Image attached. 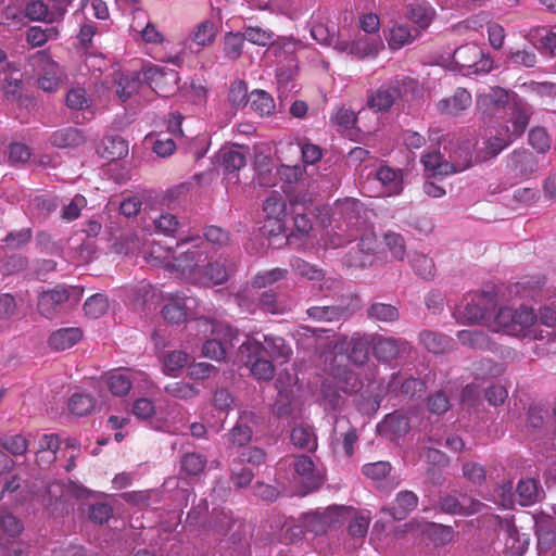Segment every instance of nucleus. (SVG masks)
Listing matches in <instances>:
<instances>
[{
  "label": "nucleus",
  "instance_id": "obj_1",
  "mask_svg": "<svg viewBox=\"0 0 556 556\" xmlns=\"http://www.w3.org/2000/svg\"><path fill=\"white\" fill-rule=\"evenodd\" d=\"M195 329L202 348H251L249 336L227 323L201 317L195 320Z\"/></svg>",
  "mask_w": 556,
  "mask_h": 556
},
{
  "label": "nucleus",
  "instance_id": "obj_2",
  "mask_svg": "<svg viewBox=\"0 0 556 556\" xmlns=\"http://www.w3.org/2000/svg\"><path fill=\"white\" fill-rule=\"evenodd\" d=\"M83 295V289L76 286L60 287L43 291L38 296L37 309L40 315L53 319L64 311L65 304H76Z\"/></svg>",
  "mask_w": 556,
  "mask_h": 556
},
{
  "label": "nucleus",
  "instance_id": "obj_3",
  "mask_svg": "<svg viewBox=\"0 0 556 556\" xmlns=\"http://www.w3.org/2000/svg\"><path fill=\"white\" fill-rule=\"evenodd\" d=\"M316 344L319 348H404L408 342L401 338H386L377 333L355 332L351 338L332 334V340L327 343L316 342Z\"/></svg>",
  "mask_w": 556,
  "mask_h": 556
},
{
  "label": "nucleus",
  "instance_id": "obj_4",
  "mask_svg": "<svg viewBox=\"0 0 556 556\" xmlns=\"http://www.w3.org/2000/svg\"><path fill=\"white\" fill-rule=\"evenodd\" d=\"M206 255L207 250L205 247L201 244L191 245L179 252L177 256H174L172 267L185 280L198 285L201 273L205 267Z\"/></svg>",
  "mask_w": 556,
  "mask_h": 556
},
{
  "label": "nucleus",
  "instance_id": "obj_5",
  "mask_svg": "<svg viewBox=\"0 0 556 556\" xmlns=\"http://www.w3.org/2000/svg\"><path fill=\"white\" fill-rule=\"evenodd\" d=\"M352 513V507L333 505L323 511H309L302 516L305 531L320 535L331 527L342 523Z\"/></svg>",
  "mask_w": 556,
  "mask_h": 556
},
{
  "label": "nucleus",
  "instance_id": "obj_6",
  "mask_svg": "<svg viewBox=\"0 0 556 556\" xmlns=\"http://www.w3.org/2000/svg\"><path fill=\"white\" fill-rule=\"evenodd\" d=\"M416 81L410 77H395L369 97L368 105L376 112L388 111L397 99L402 98L408 90L414 89Z\"/></svg>",
  "mask_w": 556,
  "mask_h": 556
},
{
  "label": "nucleus",
  "instance_id": "obj_7",
  "mask_svg": "<svg viewBox=\"0 0 556 556\" xmlns=\"http://www.w3.org/2000/svg\"><path fill=\"white\" fill-rule=\"evenodd\" d=\"M496 306L495 296L483 292L475 294L463 311L454 313L457 320L463 319L471 324L489 320Z\"/></svg>",
  "mask_w": 556,
  "mask_h": 556
},
{
  "label": "nucleus",
  "instance_id": "obj_8",
  "mask_svg": "<svg viewBox=\"0 0 556 556\" xmlns=\"http://www.w3.org/2000/svg\"><path fill=\"white\" fill-rule=\"evenodd\" d=\"M511 101L509 91L496 86L477 98V109L483 121H491L501 117Z\"/></svg>",
  "mask_w": 556,
  "mask_h": 556
},
{
  "label": "nucleus",
  "instance_id": "obj_9",
  "mask_svg": "<svg viewBox=\"0 0 556 556\" xmlns=\"http://www.w3.org/2000/svg\"><path fill=\"white\" fill-rule=\"evenodd\" d=\"M197 306L198 300L195 298L176 292L168 295L161 313L167 323L179 325L188 320Z\"/></svg>",
  "mask_w": 556,
  "mask_h": 556
},
{
  "label": "nucleus",
  "instance_id": "obj_10",
  "mask_svg": "<svg viewBox=\"0 0 556 556\" xmlns=\"http://www.w3.org/2000/svg\"><path fill=\"white\" fill-rule=\"evenodd\" d=\"M453 63L460 68H473L476 74H486L493 68V61L478 46L470 43L455 49Z\"/></svg>",
  "mask_w": 556,
  "mask_h": 556
},
{
  "label": "nucleus",
  "instance_id": "obj_11",
  "mask_svg": "<svg viewBox=\"0 0 556 556\" xmlns=\"http://www.w3.org/2000/svg\"><path fill=\"white\" fill-rule=\"evenodd\" d=\"M515 313L516 318L514 325L516 328H521L519 337L531 338L539 341L545 340V343L556 342V330H538L533 327L536 320V314L532 308L521 306L515 309Z\"/></svg>",
  "mask_w": 556,
  "mask_h": 556
},
{
  "label": "nucleus",
  "instance_id": "obj_12",
  "mask_svg": "<svg viewBox=\"0 0 556 556\" xmlns=\"http://www.w3.org/2000/svg\"><path fill=\"white\" fill-rule=\"evenodd\" d=\"M475 144L468 139L448 140L444 150L448 152L447 163L451 166V174L463 172L473 165Z\"/></svg>",
  "mask_w": 556,
  "mask_h": 556
},
{
  "label": "nucleus",
  "instance_id": "obj_13",
  "mask_svg": "<svg viewBox=\"0 0 556 556\" xmlns=\"http://www.w3.org/2000/svg\"><path fill=\"white\" fill-rule=\"evenodd\" d=\"M292 458L291 466L293 467L298 481L306 492H312L320 488L324 483V478L321 473L316 470L313 459L305 454L294 455Z\"/></svg>",
  "mask_w": 556,
  "mask_h": 556
},
{
  "label": "nucleus",
  "instance_id": "obj_14",
  "mask_svg": "<svg viewBox=\"0 0 556 556\" xmlns=\"http://www.w3.org/2000/svg\"><path fill=\"white\" fill-rule=\"evenodd\" d=\"M28 65L39 71L38 85L47 92L54 91L59 86V78L53 73L55 63L46 51H38L28 59Z\"/></svg>",
  "mask_w": 556,
  "mask_h": 556
},
{
  "label": "nucleus",
  "instance_id": "obj_15",
  "mask_svg": "<svg viewBox=\"0 0 556 556\" xmlns=\"http://www.w3.org/2000/svg\"><path fill=\"white\" fill-rule=\"evenodd\" d=\"M439 507L445 514L470 516L481 511L484 504L467 495L457 497L453 494H444L440 496Z\"/></svg>",
  "mask_w": 556,
  "mask_h": 556
},
{
  "label": "nucleus",
  "instance_id": "obj_16",
  "mask_svg": "<svg viewBox=\"0 0 556 556\" xmlns=\"http://www.w3.org/2000/svg\"><path fill=\"white\" fill-rule=\"evenodd\" d=\"M509 109L510 126H507L506 132L516 140L526 131L530 117L533 115V108L522 99H513Z\"/></svg>",
  "mask_w": 556,
  "mask_h": 556
},
{
  "label": "nucleus",
  "instance_id": "obj_17",
  "mask_svg": "<svg viewBox=\"0 0 556 556\" xmlns=\"http://www.w3.org/2000/svg\"><path fill=\"white\" fill-rule=\"evenodd\" d=\"M472 104V97L465 88H457L453 96L441 99L437 103V109L442 115L458 116Z\"/></svg>",
  "mask_w": 556,
  "mask_h": 556
},
{
  "label": "nucleus",
  "instance_id": "obj_18",
  "mask_svg": "<svg viewBox=\"0 0 556 556\" xmlns=\"http://www.w3.org/2000/svg\"><path fill=\"white\" fill-rule=\"evenodd\" d=\"M506 166L515 176L526 177L536 170L538 162L529 150L517 149L507 156Z\"/></svg>",
  "mask_w": 556,
  "mask_h": 556
},
{
  "label": "nucleus",
  "instance_id": "obj_19",
  "mask_svg": "<svg viewBox=\"0 0 556 556\" xmlns=\"http://www.w3.org/2000/svg\"><path fill=\"white\" fill-rule=\"evenodd\" d=\"M418 496L409 490L400 491L392 505L382 507L381 511L391 516L394 520L405 519L418 505Z\"/></svg>",
  "mask_w": 556,
  "mask_h": 556
},
{
  "label": "nucleus",
  "instance_id": "obj_20",
  "mask_svg": "<svg viewBox=\"0 0 556 556\" xmlns=\"http://www.w3.org/2000/svg\"><path fill=\"white\" fill-rule=\"evenodd\" d=\"M144 79L149 83V85L156 89L157 92H163V96L166 97L167 92L175 91L177 87L175 86L177 83V73L173 70L165 71L160 67H150L143 72Z\"/></svg>",
  "mask_w": 556,
  "mask_h": 556
},
{
  "label": "nucleus",
  "instance_id": "obj_21",
  "mask_svg": "<svg viewBox=\"0 0 556 556\" xmlns=\"http://www.w3.org/2000/svg\"><path fill=\"white\" fill-rule=\"evenodd\" d=\"M291 212L311 211L314 207L315 194L304 184L282 186Z\"/></svg>",
  "mask_w": 556,
  "mask_h": 556
},
{
  "label": "nucleus",
  "instance_id": "obj_22",
  "mask_svg": "<svg viewBox=\"0 0 556 556\" xmlns=\"http://www.w3.org/2000/svg\"><path fill=\"white\" fill-rule=\"evenodd\" d=\"M409 429L408 418L399 412L387 415L377 426L379 434L390 440L405 435Z\"/></svg>",
  "mask_w": 556,
  "mask_h": 556
},
{
  "label": "nucleus",
  "instance_id": "obj_23",
  "mask_svg": "<svg viewBox=\"0 0 556 556\" xmlns=\"http://www.w3.org/2000/svg\"><path fill=\"white\" fill-rule=\"evenodd\" d=\"M229 278V269L219 261L212 262L206 255L205 267L201 273L198 285L206 287L225 283Z\"/></svg>",
  "mask_w": 556,
  "mask_h": 556
},
{
  "label": "nucleus",
  "instance_id": "obj_24",
  "mask_svg": "<svg viewBox=\"0 0 556 556\" xmlns=\"http://www.w3.org/2000/svg\"><path fill=\"white\" fill-rule=\"evenodd\" d=\"M518 501L521 506H531L543 497L544 491L540 481L534 478L521 479L516 488Z\"/></svg>",
  "mask_w": 556,
  "mask_h": 556
},
{
  "label": "nucleus",
  "instance_id": "obj_25",
  "mask_svg": "<svg viewBox=\"0 0 556 556\" xmlns=\"http://www.w3.org/2000/svg\"><path fill=\"white\" fill-rule=\"evenodd\" d=\"M85 141L83 131L75 127L61 128L50 136L51 144L60 149L76 148Z\"/></svg>",
  "mask_w": 556,
  "mask_h": 556
},
{
  "label": "nucleus",
  "instance_id": "obj_26",
  "mask_svg": "<svg viewBox=\"0 0 556 556\" xmlns=\"http://www.w3.org/2000/svg\"><path fill=\"white\" fill-rule=\"evenodd\" d=\"M309 318L316 321H339L350 316L349 308L342 305L312 306L306 311Z\"/></svg>",
  "mask_w": 556,
  "mask_h": 556
},
{
  "label": "nucleus",
  "instance_id": "obj_27",
  "mask_svg": "<svg viewBox=\"0 0 556 556\" xmlns=\"http://www.w3.org/2000/svg\"><path fill=\"white\" fill-rule=\"evenodd\" d=\"M23 531L22 522L3 507H0V546L18 536Z\"/></svg>",
  "mask_w": 556,
  "mask_h": 556
},
{
  "label": "nucleus",
  "instance_id": "obj_28",
  "mask_svg": "<svg viewBox=\"0 0 556 556\" xmlns=\"http://www.w3.org/2000/svg\"><path fill=\"white\" fill-rule=\"evenodd\" d=\"M128 154V142L119 136H109L102 140L101 156L108 161L121 160Z\"/></svg>",
  "mask_w": 556,
  "mask_h": 556
},
{
  "label": "nucleus",
  "instance_id": "obj_29",
  "mask_svg": "<svg viewBox=\"0 0 556 556\" xmlns=\"http://www.w3.org/2000/svg\"><path fill=\"white\" fill-rule=\"evenodd\" d=\"M254 298L257 301L258 308L265 313L283 314L287 311V305L278 299L273 289L263 291L255 289Z\"/></svg>",
  "mask_w": 556,
  "mask_h": 556
},
{
  "label": "nucleus",
  "instance_id": "obj_30",
  "mask_svg": "<svg viewBox=\"0 0 556 556\" xmlns=\"http://www.w3.org/2000/svg\"><path fill=\"white\" fill-rule=\"evenodd\" d=\"M292 444L308 452H315L318 447L317 437L312 427L298 426L290 433Z\"/></svg>",
  "mask_w": 556,
  "mask_h": 556
},
{
  "label": "nucleus",
  "instance_id": "obj_31",
  "mask_svg": "<svg viewBox=\"0 0 556 556\" xmlns=\"http://www.w3.org/2000/svg\"><path fill=\"white\" fill-rule=\"evenodd\" d=\"M331 375L339 379L338 388L344 393H353L361 390L363 383L357 378V376L348 369L345 365H338V367H332Z\"/></svg>",
  "mask_w": 556,
  "mask_h": 556
},
{
  "label": "nucleus",
  "instance_id": "obj_32",
  "mask_svg": "<svg viewBox=\"0 0 556 556\" xmlns=\"http://www.w3.org/2000/svg\"><path fill=\"white\" fill-rule=\"evenodd\" d=\"M83 338L80 328H61L51 333L49 338L50 348H71L77 344Z\"/></svg>",
  "mask_w": 556,
  "mask_h": 556
},
{
  "label": "nucleus",
  "instance_id": "obj_33",
  "mask_svg": "<svg viewBox=\"0 0 556 556\" xmlns=\"http://www.w3.org/2000/svg\"><path fill=\"white\" fill-rule=\"evenodd\" d=\"M324 350L323 357L333 359L334 363H342L343 361H350L355 365H362L368 359L369 350Z\"/></svg>",
  "mask_w": 556,
  "mask_h": 556
},
{
  "label": "nucleus",
  "instance_id": "obj_34",
  "mask_svg": "<svg viewBox=\"0 0 556 556\" xmlns=\"http://www.w3.org/2000/svg\"><path fill=\"white\" fill-rule=\"evenodd\" d=\"M290 265L296 276L309 281H320L326 275L324 269L300 257L292 258Z\"/></svg>",
  "mask_w": 556,
  "mask_h": 556
},
{
  "label": "nucleus",
  "instance_id": "obj_35",
  "mask_svg": "<svg viewBox=\"0 0 556 556\" xmlns=\"http://www.w3.org/2000/svg\"><path fill=\"white\" fill-rule=\"evenodd\" d=\"M206 457L200 453H186L180 459V473L194 477L202 473L206 467Z\"/></svg>",
  "mask_w": 556,
  "mask_h": 556
},
{
  "label": "nucleus",
  "instance_id": "obj_36",
  "mask_svg": "<svg viewBox=\"0 0 556 556\" xmlns=\"http://www.w3.org/2000/svg\"><path fill=\"white\" fill-rule=\"evenodd\" d=\"M516 318L515 309L511 307H501L495 316V331H503L506 334L519 337L521 328H516L514 320Z\"/></svg>",
  "mask_w": 556,
  "mask_h": 556
},
{
  "label": "nucleus",
  "instance_id": "obj_37",
  "mask_svg": "<svg viewBox=\"0 0 556 556\" xmlns=\"http://www.w3.org/2000/svg\"><path fill=\"white\" fill-rule=\"evenodd\" d=\"M250 108L261 116L270 115L275 110L274 99L264 90H254L249 96Z\"/></svg>",
  "mask_w": 556,
  "mask_h": 556
},
{
  "label": "nucleus",
  "instance_id": "obj_38",
  "mask_svg": "<svg viewBox=\"0 0 556 556\" xmlns=\"http://www.w3.org/2000/svg\"><path fill=\"white\" fill-rule=\"evenodd\" d=\"M94 399L86 393H74L68 400V410L78 417L86 416L94 408Z\"/></svg>",
  "mask_w": 556,
  "mask_h": 556
},
{
  "label": "nucleus",
  "instance_id": "obj_39",
  "mask_svg": "<svg viewBox=\"0 0 556 556\" xmlns=\"http://www.w3.org/2000/svg\"><path fill=\"white\" fill-rule=\"evenodd\" d=\"M141 80L139 73L134 72L129 75H122L117 80L116 94L123 102H125L139 90Z\"/></svg>",
  "mask_w": 556,
  "mask_h": 556
},
{
  "label": "nucleus",
  "instance_id": "obj_40",
  "mask_svg": "<svg viewBox=\"0 0 556 556\" xmlns=\"http://www.w3.org/2000/svg\"><path fill=\"white\" fill-rule=\"evenodd\" d=\"M61 440L58 434L50 433L43 434L39 440V448L37 452V459L41 462L45 458V454L47 453V463H52L55 460V454L60 448Z\"/></svg>",
  "mask_w": 556,
  "mask_h": 556
},
{
  "label": "nucleus",
  "instance_id": "obj_41",
  "mask_svg": "<svg viewBox=\"0 0 556 556\" xmlns=\"http://www.w3.org/2000/svg\"><path fill=\"white\" fill-rule=\"evenodd\" d=\"M426 169L433 172V175L446 176L451 174V166L441 152H430L421 157Z\"/></svg>",
  "mask_w": 556,
  "mask_h": 556
},
{
  "label": "nucleus",
  "instance_id": "obj_42",
  "mask_svg": "<svg viewBox=\"0 0 556 556\" xmlns=\"http://www.w3.org/2000/svg\"><path fill=\"white\" fill-rule=\"evenodd\" d=\"M109 309V300L104 294L96 293L89 296L84 304L85 315L91 319H98Z\"/></svg>",
  "mask_w": 556,
  "mask_h": 556
},
{
  "label": "nucleus",
  "instance_id": "obj_43",
  "mask_svg": "<svg viewBox=\"0 0 556 556\" xmlns=\"http://www.w3.org/2000/svg\"><path fill=\"white\" fill-rule=\"evenodd\" d=\"M410 265L416 275H418L422 279L430 280L434 277V262L427 255L415 252L410 257Z\"/></svg>",
  "mask_w": 556,
  "mask_h": 556
},
{
  "label": "nucleus",
  "instance_id": "obj_44",
  "mask_svg": "<svg viewBox=\"0 0 556 556\" xmlns=\"http://www.w3.org/2000/svg\"><path fill=\"white\" fill-rule=\"evenodd\" d=\"M243 147L229 149L222 153V164L228 173H236L247 164L245 153L242 151Z\"/></svg>",
  "mask_w": 556,
  "mask_h": 556
},
{
  "label": "nucleus",
  "instance_id": "obj_45",
  "mask_svg": "<svg viewBox=\"0 0 556 556\" xmlns=\"http://www.w3.org/2000/svg\"><path fill=\"white\" fill-rule=\"evenodd\" d=\"M348 517H351L349 534L353 538H365L371 520L370 514L368 511L355 513L352 508V513Z\"/></svg>",
  "mask_w": 556,
  "mask_h": 556
},
{
  "label": "nucleus",
  "instance_id": "obj_46",
  "mask_svg": "<svg viewBox=\"0 0 556 556\" xmlns=\"http://www.w3.org/2000/svg\"><path fill=\"white\" fill-rule=\"evenodd\" d=\"M288 269L285 268H274L270 270H265L255 275L251 281L252 289H265L267 286H270L279 280H282L287 277Z\"/></svg>",
  "mask_w": 556,
  "mask_h": 556
},
{
  "label": "nucleus",
  "instance_id": "obj_47",
  "mask_svg": "<svg viewBox=\"0 0 556 556\" xmlns=\"http://www.w3.org/2000/svg\"><path fill=\"white\" fill-rule=\"evenodd\" d=\"M369 318L377 321H394L399 319V311L395 306L386 303H374L367 308Z\"/></svg>",
  "mask_w": 556,
  "mask_h": 556
},
{
  "label": "nucleus",
  "instance_id": "obj_48",
  "mask_svg": "<svg viewBox=\"0 0 556 556\" xmlns=\"http://www.w3.org/2000/svg\"><path fill=\"white\" fill-rule=\"evenodd\" d=\"M165 392L173 397L188 401L199 394V389L194 384L185 381H176L165 386Z\"/></svg>",
  "mask_w": 556,
  "mask_h": 556
},
{
  "label": "nucleus",
  "instance_id": "obj_49",
  "mask_svg": "<svg viewBox=\"0 0 556 556\" xmlns=\"http://www.w3.org/2000/svg\"><path fill=\"white\" fill-rule=\"evenodd\" d=\"M244 40L243 33H227L224 39L225 56L231 61L237 60L242 53Z\"/></svg>",
  "mask_w": 556,
  "mask_h": 556
},
{
  "label": "nucleus",
  "instance_id": "obj_50",
  "mask_svg": "<svg viewBox=\"0 0 556 556\" xmlns=\"http://www.w3.org/2000/svg\"><path fill=\"white\" fill-rule=\"evenodd\" d=\"M515 139H511V137L507 134V136L500 137V136H493L491 137L484 148V156L479 157L477 156L476 162H483L488 159H493L497 156L505 148H507Z\"/></svg>",
  "mask_w": 556,
  "mask_h": 556
},
{
  "label": "nucleus",
  "instance_id": "obj_51",
  "mask_svg": "<svg viewBox=\"0 0 556 556\" xmlns=\"http://www.w3.org/2000/svg\"><path fill=\"white\" fill-rule=\"evenodd\" d=\"M106 386L113 395L124 396L130 391L131 381L128 376L114 371L106 378Z\"/></svg>",
  "mask_w": 556,
  "mask_h": 556
},
{
  "label": "nucleus",
  "instance_id": "obj_52",
  "mask_svg": "<svg viewBox=\"0 0 556 556\" xmlns=\"http://www.w3.org/2000/svg\"><path fill=\"white\" fill-rule=\"evenodd\" d=\"M427 535L435 545H445L453 541L454 530L451 526L432 522L427 528Z\"/></svg>",
  "mask_w": 556,
  "mask_h": 556
},
{
  "label": "nucleus",
  "instance_id": "obj_53",
  "mask_svg": "<svg viewBox=\"0 0 556 556\" xmlns=\"http://www.w3.org/2000/svg\"><path fill=\"white\" fill-rule=\"evenodd\" d=\"M377 179L389 188L390 194H397L402 191V178L390 167H380L377 172Z\"/></svg>",
  "mask_w": 556,
  "mask_h": 556
},
{
  "label": "nucleus",
  "instance_id": "obj_54",
  "mask_svg": "<svg viewBox=\"0 0 556 556\" xmlns=\"http://www.w3.org/2000/svg\"><path fill=\"white\" fill-rule=\"evenodd\" d=\"M263 211L267 218H287V202L278 194H271L264 201Z\"/></svg>",
  "mask_w": 556,
  "mask_h": 556
},
{
  "label": "nucleus",
  "instance_id": "obj_55",
  "mask_svg": "<svg viewBox=\"0 0 556 556\" xmlns=\"http://www.w3.org/2000/svg\"><path fill=\"white\" fill-rule=\"evenodd\" d=\"M1 447L13 456L24 455L28 448V441L22 434H13L1 438Z\"/></svg>",
  "mask_w": 556,
  "mask_h": 556
},
{
  "label": "nucleus",
  "instance_id": "obj_56",
  "mask_svg": "<svg viewBox=\"0 0 556 556\" xmlns=\"http://www.w3.org/2000/svg\"><path fill=\"white\" fill-rule=\"evenodd\" d=\"M381 47L382 42L380 40L364 38L352 43L351 54H355L359 58L375 56L378 54Z\"/></svg>",
  "mask_w": 556,
  "mask_h": 556
},
{
  "label": "nucleus",
  "instance_id": "obj_57",
  "mask_svg": "<svg viewBox=\"0 0 556 556\" xmlns=\"http://www.w3.org/2000/svg\"><path fill=\"white\" fill-rule=\"evenodd\" d=\"M243 34L245 40L257 46L265 47L275 42V34L271 30L263 29L258 26H249L244 29Z\"/></svg>",
  "mask_w": 556,
  "mask_h": 556
},
{
  "label": "nucleus",
  "instance_id": "obj_58",
  "mask_svg": "<svg viewBox=\"0 0 556 556\" xmlns=\"http://www.w3.org/2000/svg\"><path fill=\"white\" fill-rule=\"evenodd\" d=\"M459 342L470 348H489V337L480 330H464L458 332Z\"/></svg>",
  "mask_w": 556,
  "mask_h": 556
},
{
  "label": "nucleus",
  "instance_id": "obj_59",
  "mask_svg": "<svg viewBox=\"0 0 556 556\" xmlns=\"http://www.w3.org/2000/svg\"><path fill=\"white\" fill-rule=\"evenodd\" d=\"M286 219L287 218H267L261 229L263 235L269 239L282 236V238L287 240L289 235L287 233L288 227Z\"/></svg>",
  "mask_w": 556,
  "mask_h": 556
},
{
  "label": "nucleus",
  "instance_id": "obj_60",
  "mask_svg": "<svg viewBox=\"0 0 556 556\" xmlns=\"http://www.w3.org/2000/svg\"><path fill=\"white\" fill-rule=\"evenodd\" d=\"M252 433V429L249 426L238 422L228 431L226 437L230 444H232L233 446L241 447L247 445L251 441Z\"/></svg>",
  "mask_w": 556,
  "mask_h": 556
},
{
  "label": "nucleus",
  "instance_id": "obj_61",
  "mask_svg": "<svg viewBox=\"0 0 556 556\" xmlns=\"http://www.w3.org/2000/svg\"><path fill=\"white\" fill-rule=\"evenodd\" d=\"M375 262V255L364 254L359 250L350 249L344 257V264L349 268L364 269L371 266Z\"/></svg>",
  "mask_w": 556,
  "mask_h": 556
},
{
  "label": "nucleus",
  "instance_id": "obj_62",
  "mask_svg": "<svg viewBox=\"0 0 556 556\" xmlns=\"http://www.w3.org/2000/svg\"><path fill=\"white\" fill-rule=\"evenodd\" d=\"M529 143L539 153H545L551 148V138L543 127H534L529 131Z\"/></svg>",
  "mask_w": 556,
  "mask_h": 556
},
{
  "label": "nucleus",
  "instance_id": "obj_63",
  "mask_svg": "<svg viewBox=\"0 0 556 556\" xmlns=\"http://www.w3.org/2000/svg\"><path fill=\"white\" fill-rule=\"evenodd\" d=\"M188 355L185 350H173L164 358V369L167 375H173L186 366Z\"/></svg>",
  "mask_w": 556,
  "mask_h": 556
},
{
  "label": "nucleus",
  "instance_id": "obj_64",
  "mask_svg": "<svg viewBox=\"0 0 556 556\" xmlns=\"http://www.w3.org/2000/svg\"><path fill=\"white\" fill-rule=\"evenodd\" d=\"M384 243L395 260L403 261L406 254L405 240L400 233L388 232L384 235Z\"/></svg>",
  "mask_w": 556,
  "mask_h": 556
}]
</instances>
